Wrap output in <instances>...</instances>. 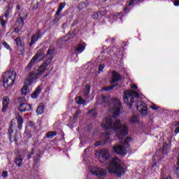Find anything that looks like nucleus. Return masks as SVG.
<instances>
[{"mask_svg": "<svg viewBox=\"0 0 179 179\" xmlns=\"http://www.w3.org/2000/svg\"><path fill=\"white\" fill-rule=\"evenodd\" d=\"M46 69L42 67V66H39L38 67H36L33 73L36 75L37 78H40L44 72H45Z\"/></svg>", "mask_w": 179, "mask_h": 179, "instance_id": "15", "label": "nucleus"}, {"mask_svg": "<svg viewBox=\"0 0 179 179\" xmlns=\"http://www.w3.org/2000/svg\"><path fill=\"white\" fill-rule=\"evenodd\" d=\"M52 58H53L52 57H48V59L43 63H42L41 66L42 68H44V69H45V68H47L48 65L51 64V62L52 61Z\"/></svg>", "mask_w": 179, "mask_h": 179, "instance_id": "21", "label": "nucleus"}, {"mask_svg": "<svg viewBox=\"0 0 179 179\" xmlns=\"http://www.w3.org/2000/svg\"><path fill=\"white\" fill-rule=\"evenodd\" d=\"M99 158L100 160H108L110 159V152L108 150H102L99 152Z\"/></svg>", "mask_w": 179, "mask_h": 179, "instance_id": "11", "label": "nucleus"}, {"mask_svg": "<svg viewBox=\"0 0 179 179\" xmlns=\"http://www.w3.org/2000/svg\"><path fill=\"white\" fill-rule=\"evenodd\" d=\"M88 114H91V115H93L94 117H96V115L97 113H96V110H90V111L88 112Z\"/></svg>", "mask_w": 179, "mask_h": 179, "instance_id": "43", "label": "nucleus"}, {"mask_svg": "<svg viewBox=\"0 0 179 179\" xmlns=\"http://www.w3.org/2000/svg\"><path fill=\"white\" fill-rule=\"evenodd\" d=\"M131 89H135V90L138 89V86L135 84L131 85Z\"/></svg>", "mask_w": 179, "mask_h": 179, "instance_id": "48", "label": "nucleus"}, {"mask_svg": "<svg viewBox=\"0 0 179 179\" xmlns=\"http://www.w3.org/2000/svg\"><path fill=\"white\" fill-rule=\"evenodd\" d=\"M43 55H44V51L42 50H38V52L35 54V55L31 59L30 62L27 66V71H30L38 58H40V57H43Z\"/></svg>", "mask_w": 179, "mask_h": 179, "instance_id": "7", "label": "nucleus"}, {"mask_svg": "<svg viewBox=\"0 0 179 179\" xmlns=\"http://www.w3.org/2000/svg\"><path fill=\"white\" fill-rule=\"evenodd\" d=\"M4 16H5V17H6V19H8V18L9 17V16H10L9 12L7 11V12L5 13Z\"/></svg>", "mask_w": 179, "mask_h": 179, "instance_id": "49", "label": "nucleus"}, {"mask_svg": "<svg viewBox=\"0 0 179 179\" xmlns=\"http://www.w3.org/2000/svg\"><path fill=\"white\" fill-rule=\"evenodd\" d=\"M0 131H1V127H0Z\"/></svg>", "mask_w": 179, "mask_h": 179, "instance_id": "62", "label": "nucleus"}, {"mask_svg": "<svg viewBox=\"0 0 179 179\" xmlns=\"http://www.w3.org/2000/svg\"><path fill=\"white\" fill-rule=\"evenodd\" d=\"M86 48V43H84L83 45H78L77 47L76 48V51H77V52L78 54H82V52H83L85 51Z\"/></svg>", "mask_w": 179, "mask_h": 179, "instance_id": "19", "label": "nucleus"}, {"mask_svg": "<svg viewBox=\"0 0 179 179\" xmlns=\"http://www.w3.org/2000/svg\"><path fill=\"white\" fill-rule=\"evenodd\" d=\"M104 64H101L99 67V72H101V71H103V69H104Z\"/></svg>", "mask_w": 179, "mask_h": 179, "instance_id": "47", "label": "nucleus"}, {"mask_svg": "<svg viewBox=\"0 0 179 179\" xmlns=\"http://www.w3.org/2000/svg\"><path fill=\"white\" fill-rule=\"evenodd\" d=\"M0 24H1L3 27H5V26H6V21L2 18H0Z\"/></svg>", "mask_w": 179, "mask_h": 179, "instance_id": "40", "label": "nucleus"}, {"mask_svg": "<svg viewBox=\"0 0 179 179\" xmlns=\"http://www.w3.org/2000/svg\"><path fill=\"white\" fill-rule=\"evenodd\" d=\"M16 9H17V10H20V9H21L20 5L17 4L16 6Z\"/></svg>", "mask_w": 179, "mask_h": 179, "instance_id": "54", "label": "nucleus"}, {"mask_svg": "<svg viewBox=\"0 0 179 179\" xmlns=\"http://www.w3.org/2000/svg\"><path fill=\"white\" fill-rule=\"evenodd\" d=\"M171 150V147L167 143H164L162 147V152L164 154L169 153Z\"/></svg>", "mask_w": 179, "mask_h": 179, "instance_id": "24", "label": "nucleus"}, {"mask_svg": "<svg viewBox=\"0 0 179 179\" xmlns=\"http://www.w3.org/2000/svg\"><path fill=\"white\" fill-rule=\"evenodd\" d=\"M43 55H44V51L42 50H38V52L35 54V55L31 59L30 62L27 66V71H30L38 58H40V57H43Z\"/></svg>", "mask_w": 179, "mask_h": 179, "instance_id": "6", "label": "nucleus"}, {"mask_svg": "<svg viewBox=\"0 0 179 179\" xmlns=\"http://www.w3.org/2000/svg\"><path fill=\"white\" fill-rule=\"evenodd\" d=\"M55 135H57V131H49L46 134V137L48 138L49 139H52V138H54Z\"/></svg>", "mask_w": 179, "mask_h": 179, "instance_id": "33", "label": "nucleus"}, {"mask_svg": "<svg viewBox=\"0 0 179 179\" xmlns=\"http://www.w3.org/2000/svg\"><path fill=\"white\" fill-rule=\"evenodd\" d=\"M150 108H152V110H159V106L155 105V104H152L151 106H150Z\"/></svg>", "mask_w": 179, "mask_h": 179, "instance_id": "44", "label": "nucleus"}, {"mask_svg": "<svg viewBox=\"0 0 179 179\" xmlns=\"http://www.w3.org/2000/svg\"><path fill=\"white\" fill-rule=\"evenodd\" d=\"M176 125L179 126V122H178Z\"/></svg>", "mask_w": 179, "mask_h": 179, "instance_id": "58", "label": "nucleus"}, {"mask_svg": "<svg viewBox=\"0 0 179 179\" xmlns=\"http://www.w3.org/2000/svg\"><path fill=\"white\" fill-rule=\"evenodd\" d=\"M85 8H87V4H86V3H85V2L79 3V4L78 6V8L79 9V10L85 9Z\"/></svg>", "mask_w": 179, "mask_h": 179, "instance_id": "32", "label": "nucleus"}, {"mask_svg": "<svg viewBox=\"0 0 179 179\" xmlns=\"http://www.w3.org/2000/svg\"><path fill=\"white\" fill-rule=\"evenodd\" d=\"M30 110H31V105L24 102L20 104L19 111H20V113H24V111H30Z\"/></svg>", "mask_w": 179, "mask_h": 179, "instance_id": "13", "label": "nucleus"}, {"mask_svg": "<svg viewBox=\"0 0 179 179\" xmlns=\"http://www.w3.org/2000/svg\"><path fill=\"white\" fill-rule=\"evenodd\" d=\"M34 35L36 37H38L39 38H41V32L40 31V30L36 31V34Z\"/></svg>", "mask_w": 179, "mask_h": 179, "instance_id": "41", "label": "nucleus"}, {"mask_svg": "<svg viewBox=\"0 0 179 179\" xmlns=\"http://www.w3.org/2000/svg\"><path fill=\"white\" fill-rule=\"evenodd\" d=\"M3 47H5L6 48V50H8V51H12V48H10V45L9 44H8V43L6 42H3L2 43Z\"/></svg>", "mask_w": 179, "mask_h": 179, "instance_id": "36", "label": "nucleus"}, {"mask_svg": "<svg viewBox=\"0 0 179 179\" xmlns=\"http://www.w3.org/2000/svg\"><path fill=\"white\" fill-rule=\"evenodd\" d=\"M142 0H130V1H127V6H132L134 5H137Z\"/></svg>", "mask_w": 179, "mask_h": 179, "instance_id": "30", "label": "nucleus"}, {"mask_svg": "<svg viewBox=\"0 0 179 179\" xmlns=\"http://www.w3.org/2000/svg\"><path fill=\"white\" fill-rule=\"evenodd\" d=\"M136 108L138 111H140L143 117H146L148 115V108L146 107V103L142 101L137 102Z\"/></svg>", "mask_w": 179, "mask_h": 179, "instance_id": "9", "label": "nucleus"}, {"mask_svg": "<svg viewBox=\"0 0 179 179\" xmlns=\"http://www.w3.org/2000/svg\"><path fill=\"white\" fill-rule=\"evenodd\" d=\"M24 19L26 18H23V17H18L15 22L16 26L23 27V26H24Z\"/></svg>", "mask_w": 179, "mask_h": 179, "instance_id": "20", "label": "nucleus"}, {"mask_svg": "<svg viewBox=\"0 0 179 179\" xmlns=\"http://www.w3.org/2000/svg\"><path fill=\"white\" fill-rule=\"evenodd\" d=\"M99 145H101V141H96L95 143V146H99Z\"/></svg>", "mask_w": 179, "mask_h": 179, "instance_id": "51", "label": "nucleus"}, {"mask_svg": "<svg viewBox=\"0 0 179 179\" xmlns=\"http://www.w3.org/2000/svg\"><path fill=\"white\" fill-rule=\"evenodd\" d=\"M29 155H30V156H33V155H34V149H31Z\"/></svg>", "mask_w": 179, "mask_h": 179, "instance_id": "52", "label": "nucleus"}, {"mask_svg": "<svg viewBox=\"0 0 179 179\" xmlns=\"http://www.w3.org/2000/svg\"><path fill=\"white\" fill-rule=\"evenodd\" d=\"M154 160H156V157H154Z\"/></svg>", "mask_w": 179, "mask_h": 179, "instance_id": "59", "label": "nucleus"}, {"mask_svg": "<svg viewBox=\"0 0 179 179\" xmlns=\"http://www.w3.org/2000/svg\"><path fill=\"white\" fill-rule=\"evenodd\" d=\"M115 86H117V85H111L110 87H106L103 88V90H105V92H107L108 90H113V89L115 87Z\"/></svg>", "mask_w": 179, "mask_h": 179, "instance_id": "38", "label": "nucleus"}, {"mask_svg": "<svg viewBox=\"0 0 179 179\" xmlns=\"http://www.w3.org/2000/svg\"><path fill=\"white\" fill-rule=\"evenodd\" d=\"M40 93H41V87H38L34 93L31 94V97H32V99H37Z\"/></svg>", "mask_w": 179, "mask_h": 179, "instance_id": "23", "label": "nucleus"}, {"mask_svg": "<svg viewBox=\"0 0 179 179\" xmlns=\"http://www.w3.org/2000/svg\"><path fill=\"white\" fill-rule=\"evenodd\" d=\"M129 122H131V124H136L139 122V118L136 115H133L129 119Z\"/></svg>", "mask_w": 179, "mask_h": 179, "instance_id": "26", "label": "nucleus"}, {"mask_svg": "<svg viewBox=\"0 0 179 179\" xmlns=\"http://www.w3.org/2000/svg\"><path fill=\"white\" fill-rule=\"evenodd\" d=\"M175 134H179V127H176L175 129Z\"/></svg>", "mask_w": 179, "mask_h": 179, "instance_id": "53", "label": "nucleus"}, {"mask_svg": "<svg viewBox=\"0 0 179 179\" xmlns=\"http://www.w3.org/2000/svg\"><path fill=\"white\" fill-rule=\"evenodd\" d=\"M101 139L103 141L104 143L110 142V131H106L101 134Z\"/></svg>", "mask_w": 179, "mask_h": 179, "instance_id": "17", "label": "nucleus"}, {"mask_svg": "<svg viewBox=\"0 0 179 179\" xmlns=\"http://www.w3.org/2000/svg\"><path fill=\"white\" fill-rule=\"evenodd\" d=\"M29 93V89H27V86H23L21 89V94L22 96H26Z\"/></svg>", "mask_w": 179, "mask_h": 179, "instance_id": "31", "label": "nucleus"}, {"mask_svg": "<svg viewBox=\"0 0 179 179\" xmlns=\"http://www.w3.org/2000/svg\"><path fill=\"white\" fill-rule=\"evenodd\" d=\"M9 103H10V99L8 96H4L3 98V108L1 109V111L3 113H5L6 110H8V106H9Z\"/></svg>", "mask_w": 179, "mask_h": 179, "instance_id": "14", "label": "nucleus"}, {"mask_svg": "<svg viewBox=\"0 0 179 179\" xmlns=\"http://www.w3.org/2000/svg\"><path fill=\"white\" fill-rule=\"evenodd\" d=\"M162 179H171V176H168L166 177L162 178Z\"/></svg>", "mask_w": 179, "mask_h": 179, "instance_id": "55", "label": "nucleus"}, {"mask_svg": "<svg viewBox=\"0 0 179 179\" xmlns=\"http://www.w3.org/2000/svg\"><path fill=\"white\" fill-rule=\"evenodd\" d=\"M102 101H103V103H108L110 98H108V96H102Z\"/></svg>", "mask_w": 179, "mask_h": 179, "instance_id": "39", "label": "nucleus"}, {"mask_svg": "<svg viewBox=\"0 0 179 179\" xmlns=\"http://www.w3.org/2000/svg\"><path fill=\"white\" fill-rule=\"evenodd\" d=\"M22 100H24V98H22Z\"/></svg>", "mask_w": 179, "mask_h": 179, "instance_id": "61", "label": "nucleus"}, {"mask_svg": "<svg viewBox=\"0 0 179 179\" xmlns=\"http://www.w3.org/2000/svg\"><path fill=\"white\" fill-rule=\"evenodd\" d=\"M76 103L77 104L83 105V106H86V100L83 99L82 96H77L76 98Z\"/></svg>", "mask_w": 179, "mask_h": 179, "instance_id": "22", "label": "nucleus"}, {"mask_svg": "<svg viewBox=\"0 0 179 179\" xmlns=\"http://www.w3.org/2000/svg\"><path fill=\"white\" fill-rule=\"evenodd\" d=\"M52 54H54V48L50 47L47 52L48 58H50V57H52Z\"/></svg>", "mask_w": 179, "mask_h": 179, "instance_id": "34", "label": "nucleus"}, {"mask_svg": "<svg viewBox=\"0 0 179 179\" xmlns=\"http://www.w3.org/2000/svg\"><path fill=\"white\" fill-rule=\"evenodd\" d=\"M139 98V94L132 90H129L127 91H124L123 95V99L127 106H129V108L132 107L134 103H135V99Z\"/></svg>", "mask_w": 179, "mask_h": 179, "instance_id": "4", "label": "nucleus"}, {"mask_svg": "<svg viewBox=\"0 0 179 179\" xmlns=\"http://www.w3.org/2000/svg\"><path fill=\"white\" fill-rule=\"evenodd\" d=\"M82 113V111H80V110H78L77 111H76V113H75V115H74V120H76V117L78 116V115H80V114H81Z\"/></svg>", "mask_w": 179, "mask_h": 179, "instance_id": "42", "label": "nucleus"}, {"mask_svg": "<svg viewBox=\"0 0 179 179\" xmlns=\"http://www.w3.org/2000/svg\"><path fill=\"white\" fill-rule=\"evenodd\" d=\"M16 79V71L10 70L3 74V83L6 89H10Z\"/></svg>", "mask_w": 179, "mask_h": 179, "instance_id": "3", "label": "nucleus"}, {"mask_svg": "<svg viewBox=\"0 0 179 179\" xmlns=\"http://www.w3.org/2000/svg\"><path fill=\"white\" fill-rule=\"evenodd\" d=\"M120 111L121 101L120 99H113L109 108V113L112 115H109L103 120L101 127L103 129L114 131L117 138L122 139L123 135L128 134V127L121 124V121L117 120V117L120 115Z\"/></svg>", "mask_w": 179, "mask_h": 179, "instance_id": "1", "label": "nucleus"}, {"mask_svg": "<svg viewBox=\"0 0 179 179\" xmlns=\"http://www.w3.org/2000/svg\"><path fill=\"white\" fill-rule=\"evenodd\" d=\"M174 6H179V1H174Z\"/></svg>", "mask_w": 179, "mask_h": 179, "instance_id": "50", "label": "nucleus"}, {"mask_svg": "<svg viewBox=\"0 0 179 179\" xmlns=\"http://www.w3.org/2000/svg\"><path fill=\"white\" fill-rule=\"evenodd\" d=\"M67 37H69V38H73V37H75V34L73 33L68 34Z\"/></svg>", "mask_w": 179, "mask_h": 179, "instance_id": "46", "label": "nucleus"}, {"mask_svg": "<svg viewBox=\"0 0 179 179\" xmlns=\"http://www.w3.org/2000/svg\"><path fill=\"white\" fill-rule=\"evenodd\" d=\"M17 122L19 129H22V125H23V118L20 115L17 117Z\"/></svg>", "mask_w": 179, "mask_h": 179, "instance_id": "27", "label": "nucleus"}, {"mask_svg": "<svg viewBox=\"0 0 179 179\" xmlns=\"http://www.w3.org/2000/svg\"><path fill=\"white\" fill-rule=\"evenodd\" d=\"M154 166H156V163L154 164Z\"/></svg>", "mask_w": 179, "mask_h": 179, "instance_id": "60", "label": "nucleus"}, {"mask_svg": "<svg viewBox=\"0 0 179 179\" xmlns=\"http://www.w3.org/2000/svg\"><path fill=\"white\" fill-rule=\"evenodd\" d=\"M90 173L98 177V178H103V177H106L107 174L104 169L94 166L91 169Z\"/></svg>", "mask_w": 179, "mask_h": 179, "instance_id": "8", "label": "nucleus"}, {"mask_svg": "<svg viewBox=\"0 0 179 179\" xmlns=\"http://www.w3.org/2000/svg\"><path fill=\"white\" fill-rule=\"evenodd\" d=\"M65 8V3H59V8L56 12V15L57 16H59V13H61V12L62 11V9Z\"/></svg>", "mask_w": 179, "mask_h": 179, "instance_id": "28", "label": "nucleus"}, {"mask_svg": "<svg viewBox=\"0 0 179 179\" xmlns=\"http://www.w3.org/2000/svg\"><path fill=\"white\" fill-rule=\"evenodd\" d=\"M38 38H40L38 36H36V35H33L31 39V43H29L30 47H31V45H33V44H36V41H38Z\"/></svg>", "mask_w": 179, "mask_h": 179, "instance_id": "29", "label": "nucleus"}, {"mask_svg": "<svg viewBox=\"0 0 179 179\" xmlns=\"http://www.w3.org/2000/svg\"><path fill=\"white\" fill-rule=\"evenodd\" d=\"M38 78V77H37L36 75L34 72H32L29 74L27 78H26L25 84L29 86V85H31V83H33V82H34V80Z\"/></svg>", "mask_w": 179, "mask_h": 179, "instance_id": "12", "label": "nucleus"}, {"mask_svg": "<svg viewBox=\"0 0 179 179\" xmlns=\"http://www.w3.org/2000/svg\"><path fill=\"white\" fill-rule=\"evenodd\" d=\"M108 173L116 174L117 177H121L125 174V171L124 170V163L118 157H115L109 164L108 168Z\"/></svg>", "mask_w": 179, "mask_h": 179, "instance_id": "2", "label": "nucleus"}, {"mask_svg": "<svg viewBox=\"0 0 179 179\" xmlns=\"http://www.w3.org/2000/svg\"><path fill=\"white\" fill-rule=\"evenodd\" d=\"M131 137L125 138L124 142H120V145L113 147L115 153L120 155V156H125L128 153V148H129V142H131Z\"/></svg>", "mask_w": 179, "mask_h": 179, "instance_id": "5", "label": "nucleus"}, {"mask_svg": "<svg viewBox=\"0 0 179 179\" xmlns=\"http://www.w3.org/2000/svg\"><path fill=\"white\" fill-rule=\"evenodd\" d=\"M13 128H15V127H13V122H11V127H10V129H8L10 140L15 141V142H17V140L19 139L20 134L19 133H15V136L12 135V133L13 132Z\"/></svg>", "mask_w": 179, "mask_h": 179, "instance_id": "10", "label": "nucleus"}, {"mask_svg": "<svg viewBox=\"0 0 179 179\" xmlns=\"http://www.w3.org/2000/svg\"><path fill=\"white\" fill-rule=\"evenodd\" d=\"M15 41L17 45V47L22 46V40L20 39V37H17L15 39Z\"/></svg>", "mask_w": 179, "mask_h": 179, "instance_id": "37", "label": "nucleus"}, {"mask_svg": "<svg viewBox=\"0 0 179 179\" xmlns=\"http://www.w3.org/2000/svg\"><path fill=\"white\" fill-rule=\"evenodd\" d=\"M112 75L113 76H112V80L110 81V83H115V82H118V80H121V76L118 73L113 71Z\"/></svg>", "mask_w": 179, "mask_h": 179, "instance_id": "18", "label": "nucleus"}, {"mask_svg": "<svg viewBox=\"0 0 179 179\" xmlns=\"http://www.w3.org/2000/svg\"><path fill=\"white\" fill-rule=\"evenodd\" d=\"M36 113L38 115L43 114L44 113V107H43L42 106H39L36 109Z\"/></svg>", "mask_w": 179, "mask_h": 179, "instance_id": "35", "label": "nucleus"}, {"mask_svg": "<svg viewBox=\"0 0 179 179\" xmlns=\"http://www.w3.org/2000/svg\"><path fill=\"white\" fill-rule=\"evenodd\" d=\"M90 94V85H86L85 90H84V97L87 99L89 97V94Z\"/></svg>", "mask_w": 179, "mask_h": 179, "instance_id": "25", "label": "nucleus"}, {"mask_svg": "<svg viewBox=\"0 0 179 179\" xmlns=\"http://www.w3.org/2000/svg\"><path fill=\"white\" fill-rule=\"evenodd\" d=\"M28 159H31V155H28Z\"/></svg>", "mask_w": 179, "mask_h": 179, "instance_id": "57", "label": "nucleus"}, {"mask_svg": "<svg viewBox=\"0 0 179 179\" xmlns=\"http://www.w3.org/2000/svg\"><path fill=\"white\" fill-rule=\"evenodd\" d=\"M24 158L22 155H17L15 157V164H16V166L17 167H22V166H23V160H24Z\"/></svg>", "mask_w": 179, "mask_h": 179, "instance_id": "16", "label": "nucleus"}, {"mask_svg": "<svg viewBox=\"0 0 179 179\" xmlns=\"http://www.w3.org/2000/svg\"><path fill=\"white\" fill-rule=\"evenodd\" d=\"M1 176L3 178H6V177H8V171H3Z\"/></svg>", "mask_w": 179, "mask_h": 179, "instance_id": "45", "label": "nucleus"}, {"mask_svg": "<svg viewBox=\"0 0 179 179\" xmlns=\"http://www.w3.org/2000/svg\"><path fill=\"white\" fill-rule=\"evenodd\" d=\"M124 12H126V10H129V8L127 6V7L124 8Z\"/></svg>", "mask_w": 179, "mask_h": 179, "instance_id": "56", "label": "nucleus"}]
</instances>
